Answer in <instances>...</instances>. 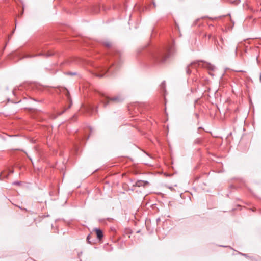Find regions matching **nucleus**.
<instances>
[{
	"label": "nucleus",
	"mask_w": 261,
	"mask_h": 261,
	"mask_svg": "<svg viewBox=\"0 0 261 261\" xmlns=\"http://www.w3.org/2000/svg\"><path fill=\"white\" fill-rule=\"evenodd\" d=\"M169 57V53L167 50H155L151 53L152 60L156 63L165 62Z\"/></svg>",
	"instance_id": "obj_1"
},
{
	"label": "nucleus",
	"mask_w": 261,
	"mask_h": 261,
	"mask_svg": "<svg viewBox=\"0 0 261 261\" xmlns=\"http://www.w3.org/2000/svg\"><path fill=\"white\" fill-rule=\"evenodd\" d=\"M201 66L202 67L207 69L210 71H214L215 69V67L207 62H203L202 61H195L192 62L190 64L188 65L186 67V72L188 74L191 73L190 67H196L197 66Z\"/></svg>",
	"instance_id": "obj_2"
},
{
	"label": "nucleus",
	"mask_w": 261,
	"mask_h": 261,
	"mask_svg": "<svg viewBox=\"0 0 261 261\" xmlns=\"http://www.w3.org/2000/svg\"><path fill=\"white\" fill-rule=\"evenodd\" d=\"M123 100V97L121 96H117L113 98H110L109 97L102 94L101 95V98L100 99L101 102L103 104L104 107H106L108 105L110 101H112L116 102L122 101Z\"/></svg>",
	"instance_id": "obj_3"
},
{
	"label": "nucleus",
	"mask_w": 261,
	"mask_h": 261,
	"mask_svg": "<svg viewBox=\"0 0 261 261\" xmlns=\"http://www.w3.org/2000/svg\"><path fill=\"white\" fill-rule=\"evenodd\" d=\"M149 183L147 181L138 180L136 182V185L138 187L145 186Z\"/></svg>",
	"instance_id": "obj_4"
},
{
	"label": "nucleus",
	"mask_w": 261,
	"mask_h": 261,
	"mask_svg": "<svg viewBox=\"0 0 261 261\" xmlns=\"http://www.w3.org/2000/svg\"><path fill=\"white\" fill-rule=\"evenodd\" d=\"M95 231H96V235H97V238L99 240H101L102 238V237H103L102 231L101 230L98 229H96Z\"/></svg>",
	"instance_id": "obj_5"
},
{
	"label": "nucleus",
	"mask_w": 261,
	"mask_h": 261,
	"mask_svg": "<svg viewBox=\"0 0 261 261\" xmlns=\"http://www.w3.org/2000/svg\"><path fill=\"white\" fill-rule=\"evenodd\" d=\"M104 71H105V73L103 74H101V73H97L96 76L98 77H102L104 76V74L107 72H112V69H111V68H110L109 69H103Z\"/></svg>",
	"instance_id": "obj_6"
},
{
	"label": "nucleus",
	"mask_w": 261,
	"mask_h": 261,
	"mask_svg": "<svg viewBox=\"0 0 261 261\" xmlns=\"http://www.w3.org/2000/svg\"><path fill=\"white\" fill-rule=\"evenodd\" d=\"M103 44L108 47H110L112 45V44L110 41H106L103 42Z\"/></svg>",
	"instance_id": "obj_7"
},
{
	"label": "nucleus",
	"mask_w": 261,
	"mask_h": 261,
	"mask_svg": "<svg viewBox=\"0 0 261 261\" xmlns=\"http://www.w3.org/2000/svg\"><path fill=\"white\" fill-rule=\"evenodd\" d=\"M42 55L41 54H39L37 55V56H40V55ZM37 56V55H28L26 56L25 57V58H32V57H35V56Z\"/></svg>",
	"instance_id": "obj_8"
},
{
	"label": "nucleus",
	"mask_w": 261,
	"mask_h": 261,
	"mask_svg": "<svg viewBox=\"0 0 261 261\" xmlns=\"http://www.w3.org/2000/svg\"><path fill=\"white\" fill-rule=\"evenodd\" d=\"M161 87L162 88L164 89L165 87V81L163 82L161 84Z\"/></svg>",
	"instance_id": "obj_9"
},
{
	"label": "nucleus",
	"mask_w": 261,
	"mask_h": 261,
	"mask_svg": "<svg viewBox=\"0 0 261 261\" xmlns=\"http://www.w3.org/2000/svg\"><path fill=\"white\" fill-rule=\"evenodd\" d=\"M90 238L91 237L90 235L88 236V237H87V240L89 243H91V242L90 241Z\"/></svg>",
	"instance_id": "obj_10"
},
{
	"label": "nucleus",
	"mask_w": 261,
	"mask_h": 261,
	"mask_svg": "<svg viewBox=\"0 0 261 261\" xmlns=\"http://www.w3.org/2000/svg\"><path fill=\"white\" fill-rule=\"evenodd\" d=\"M68 74H70V75H75V73H72V72H69L68 73Z\"/></svg>",
	"instance_id": "obj_11"
},
{
	"label": "nucleus",
	"mask_w": 261,
	"mask_h": 261,
	"mask_svg": "<svg viewBox=\"0 0 261 261\" xmlns=\"http://www.w3.org/2000/svg\"><path fill=\"white\" fill-rule=\"evenodd\" d=\"M65 111V110L64 111H63V112L59 113L58 114V115H61L62 114H63V113H64V112Z\"/></svg>",
	"instance_id": "obj_12"
},
{
	"label": "nucleus",
	"mask_w": 261,
	"mask_h": 261,
	"mask_svg": "<svg viewBox=\"0 0 261 261\" xmlns=\"http://www.w3.org/2000/svg\"><path fill=\"white\" fill-rule=\"evenodd\" d=\"M14 184H18V185H19V182H15Z\"/></svg>",
	"instance_id": "obj_13"
},
{
	"label": "nucleus",
	"mask_w": 261,
	"mask_h": 261,
	"mask_svg": "<svg viewBox=\"0 0 261 261\" xmlns=\"http://www.w3.org/2000/svg\"><path fill=\"white\" fill-rule=\"evenodd\" d=\"M10 173H12L13 172V170H10Z\"/></svg>",
	"instance_id": "obj_14"
},
{
	"label": "nucleus",
	"mask_w": 261,
	"mask_h": 261,
	"mask_svg": "<svg viewBox=\"0 0 261 261\" xmlns=\"http://www.w3.org/2000/svg\"><path fill=\"white\" fill-rule=\"evenodd\" d=\"M210 74L213 75V74H212L211 73H210Z\"/></svg>",
	"instance_id": "obj_15"
},
{
	"label": "nucleus",
	"mask_w": 261,
	"mask_h": 261,
	"mask_svg": "<svg viewBox=\"0 0 261 261\" xmlns=\"http://www.w3.org/2000/svg\"><path fill=\"white\" fill-rule=\"evenodd\" d=\"M210 74L213 75V74H212L211 73H210Z\"/></svg>",
	"instance_id": "obj_16"
},
{
	"label": "nucleus",
	"mask_w": 261,
	"mask_h": 261,
	"mask_svg": "<svg viewBox=\"0 0 261 261\" xmlns=\"http://www.w3.org/2000/svg\"><path fill=\"white\" fill-rule=\"evenodd\" d=\"M210 74L213 75V74H212L211 73H210Z\"/></svg>",
	"instance_id": "obj_17"
}]
</instances>
